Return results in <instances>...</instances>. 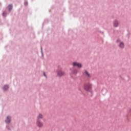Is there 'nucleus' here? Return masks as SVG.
<instances>
[{"label": "nucleus", "instance_id": "obj_14", "mask_svg": "<svg viewBox=\"0 0 131 131\" xmlns=\"http://www.w3.org/2000/svg\"><path fill=\"white\" fill-rule=\"evenodd\" d=\"M117 41V42H118V41H119V40H118Z\"/></svg>", "mask_w": 131, "mask_h": 131}, {"label": "nucleus", "instance_id": "obj_1", "mask_svg": "<svg viewBox=\"0 0 131 131\" xmlns=\"http://www.w3.org/2000/svg\"><path fill=\"white\" fill-rule=\"evenodd\" d=\"M92 84L91 83H86L84 85V89L85 91L90 92L92 90Z\"/></svg>", "mask_w": 131, "mask_h": 131}, {"label": "nucleus", "instance_id": "obj_3", "mask_svg": "<svg viewBox=\"0 0 131 131\" xmlns=\"http://www.w3.org/2000/svg\"><path fill=\"white\" fill-rule=\"evenodd\" d=\"M37 125L38 126V127H42V126H43V123H42L41 122H40L39 120H37Z\"/></svg>", "mask_w": 131, "mask_h": 131}, {"label": "nucleus", "instance_id": "obj_6", "mask_svg": "<svg viewBox=\"0 0 131 131\" xmlns=\"http://www.w3.org/2000/svg\"><path fill=\"white\" fill-rule=\"evenodd\" d=\"M6 122L7 123H10V122H11V117H7V118L6 120Z\"/></svg>", "mask_w": 131, "mask_h": 131}, {"label": "nucleus", "instance_id": "obj_13", "mask_svg": "<svg viewBox=\"0 0 131 131\" xmlns=\"http://www.w3.org/2000/svg\"><path fill=\"white\" fill-rule=\"evenodd\" d=\"M43 75H44V76H47L46 75V73H43Z\"/></svg>", "mask_w": 131, "mask_h": 131}, {"label": "nucleus", "instance_id": "obj_10", "mask_svg": "<svg viewBox=\"0 0 131 131\" xmlns=\"http://www.w3.org/2000/svg\"><path fill=\"white\" fill-rule=\"evenodd\" d=\"M8 89H9V86L5 85V86H4V91H7Z\"/></svg>", "mask_w": 131, "mask_h": 131}, {"label": "nucleus", "instance_id": "obj_5", "mask_svg": "<svg viewBox=\"0 0 131 131\" xmlns=\"http://www.w3.org/2000/svg\"><path fill=\"white\" fill-rule=\"evenodd\" d=\"M65 74L64 73V72H63L62 71H59L58 73V76H63V75H64Z\"/></svg>", "mask_w": 131, "mask_h": 131}, {"label": "nucleus", "instance_id": "obj_15", "mask_svg": "<svg viewBox=\"0 0 131 131\" xmlns=\"http://www.w3.org/2000/svg\"><path fill=\"white\" fill-rule=\"evenodd\" d=\"M25 5H27V3H25Z\"/></svg>", "mask_w": 131, "mask_h": 131}, {"label": "nucleus", "instance_id": "obj_7", "mask_svg": "<svg viewBox=\"0 0 131 131\" xmlns=\"http://www.w3.org/2000/svg\"><path fill=\"white\" fill-rule=\"evenodd\" d=\"M119 24H118V21H117V20H115L114 22V27H117V26H118Z\"/></svg>", "mask_w": 131, "mask_h": 131}, {"label": "nucleus", "instance_id": "obj_11", "mask_svg": "<svg viewBox=\"0 0 131 131\" xmlns=\"http://www.w3.org/2000/svg\"><path fill=\"white\" fill-rule=\"evenodd\" d=\"M38 119H41V118H42V115L39 114L38 116Z\"/></svg>", "mask_w": 131, "mask_h": 131}, {"label": "nucleus", "instance_id": "obj_8", "mask_svg": "<svg viewBox=\"0 0 131 131\" xmlns=\"http://www.w3.org/2000/svg\"><path fill=\"white\" fill-rule=\"evenodd\" d=\"M119 47L121 49H123V48H124V43H123V42H120V45H119Z\"/></svg>", "mask_w": 131, "mask_h": 131}, {"label": "nucleus", "instance_id": "obj_9", "mask_svg": "<svg viewBox=\"0 0 131 131\" xmlns=\"http://www.w3.org/2000/svg\"><path fill=\"white\" fill-rule=\"evenodd\" d=\"M8 8L9 9V11H11V10H12V9H13V5H9L8 6Z\"/></svg>", "mask_w": 131, "mask_h": 131}, {"label": "nucleus", "instance_id": "obj_4", "mask_svg": "<svg viewBox=\"0 0 131 131\" xmlns=\"http://www.w3.org/2000/svg\"><path fill=\"white\" fill-rule=\"evenodd\" d=\"M85 74L86 75L87 77H88V78H91V74H90L89 72H88L86 71H85Z\"/></svg>", "mask_w": 131, "mask_h": 131}, {"label": "nucleus", "instance_id": "obj_2", "mask_svg": "<svg viewBox=\"0 0 131 131\" xmlns=\"http://www.w3.org/2000/svg\"><path fill=\"white\" fill-rule=\"evenodd\" d=\"M73 66H77L78 68H81V67H82V64L77 62H74L73 63Z\"/></svg>", "mask_w": 131, "mask_h": 131}, {"label": "nucleus", "instance_id": "obj_12", "mask_svg": "<svg viewBox=\"0 0 131 131\" xmlns=\"http://www.w3.org/2000/svg\"><path fill=\"white\" fill-rule=\"evenodd\" d=\"M74 73L75 74H76V73H77V71H76V72H74Z\"/></svg>", "mask_w": 131, "mask_h": 131}]
</instances>
